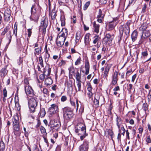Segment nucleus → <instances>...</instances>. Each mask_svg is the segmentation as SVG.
I'll return each instance as SVG.
<instances>
[{"mask_svg":"<svg viewBox=\"0 0 151 151\" xmlns=\"http://www.w3.org/2000/svg\"><path fill=\"white\" fill-rule=\"evenodd\" d=\"M35 5H32L31 10V15L30 17V19L35 22H37L40 14V11L37 10Z\"/></svg>","mask_w":151,"mask_h":151,"instance_id":"nucleus-1","label":"nucleus"},{"mask_svg":"<svg viewBox=\"0 0 151 151\" xmlns=\"http://www.w3.org/2000/svg\"><path fill=\"white\" fill-rule=\"evenodd\" d=\"M131 24L130 21H128L125 24L121 26L119 28L120 33L122 34L123 32L126 35V39H127L129 35L130 29L129 26Z\"/></svg>","mask_w":151,"mask_h":151,"instance_id":"nucleus-2","label":"nucleus"},{"mask_svg":"<svg viewBox=\"0 0 151 151\" xmlns=\"http://www.w3.org/2000/svg\"><path fill=\"white\" fill-rule=\"evenodd\" d=\"M10 26L8 25L4 28L1 34V35L3 36L7 33L6 38L8 40V45L10 43L12 39V32L10 30Z\"/></svg>","mask_w":151,"mask_h":151,"instance_id":"nucleus-3","label":"nucleus"},{"mask_svg":"<svg viewBox=\"0 0 151 151\" xmlns=\"http://www.w3.org/2000/svg\"><path fill=\"white\" fill-rule=\"evenodd\" d=\"M48 22L47 18L43 17L41 19L39 30L40 32H42V35L43 36H44L45 34L46 29L48 26Z\"/></svg>","mask_w":151,"mask_h":151,"instance_id":"nucleus-4","label":"nucleus"},{"mask_svg":"<svg viewBox=\"0 0 151 151\" xmlns=\"http://www.w3.org/2000/svg\"><path fill=\"white\" fill-rule=\"evenodd\" d=\"M63 116L65 119L68 120L73 116V110L69 107H65L62 109Z\"/></svg>","mask_w":151,"mask_h":151,"instance_id":"nucleus-5","label":"nucleus"},{"mask_svg":"<svg viewBox=\"0 0 151 151\" xmlns=\"http://www.w3.org/2000/svg\"><path fill=\"white\" fill-rule=\"evenodd\" d=\"M37 98H31L28 101V104L30 111L32 112L35 111V108L37 106Z\"/></svg>","mask_w":151,"mask_h":151,"instance_id":"nucleus-6","label":"nucleus"},{"mask_svg":"<svg viewBox=\"0 0 151 151\" xmlns=\"http://www.w3.org/2000/svg\"><path fill=\"white\" fill-rule=\"evenodd\" d=\"M85 123L82 124L83 126H80L79 127L80 133L78 134L79 136L80 135V139L82 141L84 139L86 136H88V134L86 133V126L84 124Z\"/></svg>","mask_w":151,"mask_h":151,"instance_id":"nucleus-7","label":"nucleus"},{"mask_svg":"<svg viewBox=\"0 0 151 151\" xmlns=\"http://www.w3.org/2000/svg\"><path fill=\"white\" fill-rule=\"evenodd\" d=\"M89 146V142L88 141L85 139L82 144L79 147V151H88Z\"/></svg>","mask_w":151,"mask_h":151,"instance_id":"nucleus-8","label":"nucleus"},{"mask_svg":"<svg viewBox=\"0 0 151 151\" xmlns=\"http://www.w3.org/2000/svg\"><path fill=\"white\" fill-rule=\"evenodd\" d=\"M58 112V106L55 104H52L49 109V114L51 115L55 113H57Z\"/></svg>","mask_w":151,"mask_h":151,"instance_id":"nucleus-9","label":"nucleus"},{"mask_svg":"<svg viewBox=\"0 0 151 151\" xmlns=\"http://www.w3.org/2000/svg\"><path fill=\"white\" fill-rule=\"evenodd\" d=\"M11 11L9 9H6L4 12V20L6 22L9 21L12 19Z\"/></svg>","mask_w":151,"mask_h":151,"instance_id":"nucleus-10","label":"nucleus"},{"mask_svg":"<svg viewBox=\"0 0 151 151\" xmlns=\"http://www.w3.org/2000/svg\"><path fill=\"white\" fill-rule=\"evenodd\" d=\"M40 114L41 116L40 118L39 117H36L35 118V117H33L32 116H31V117L33 119H35L36 121V122H37V123H40L41 120L42 119V117H44L46 114V112L44 109L42 108L41 109L40 112Z\"/></svg>","mask_w":151,"mask_h":151,"instance_id":"nucleus-11","label":"nucleus"},{"mask_svg":"<svg viewBox=\"0 0 151 151\" xmlns=\"http://www.w3.org/2000/svg\"><path fill=\"white\" fill-rule=\"evenodd\" d=\"M62 32V33L61 35H58V36L57 39L58 38H62V40H65L68 35L67 30L65 28H63L60 32Z\"/></svg>","mask_w":151,"mask_h":151,"instance_id":"nucleus-12","label":"nucleus"},{"mask_svg":"<svg viewBox=\"0 0 151 151\" xmlns=\"http://www.w3.org/2000/svg\"><path fill=\"white\" fill-rule=\"evenodd\" d=\"M19 123H13V128L14 134L17 135L18 133H20V127Z\"/></svg>","mask_w":151,"mask_h":151,"instance_id":"nucleus-13","label":"nucleus"},{"mask_svg":"<svg viewBox=\"0 0 151 151\" xmlns=\"http://www.w3.org/2000/svg\"><path fill=\"white\" fill-rule=\"evenodd\" d=\"M114 37L113 35H111L109 33L107 34L104 38V41L106 43H111Z\"/></svg>","mask_w":151,"mask_h":151,"instance_id":"nucleus-14","label":"nucleus"},{"mask_svg":"<svg viewBox=\"0 0 151 151\" xmlns=\"http://www.w3.org/2000/svg\"><path fill=\"white\" fill-rule=\"evenodd\" d=\"M118 73L116 71L115 72L112 77V81L111 84L113 85H116L118 81Z\"/></svg>","mask_w":151,"mask_h":151,"instance_id":"nucleus-15","label":"nucleus"},{"mask_svg":"<svg viewBox=\"0 0 151 151\" xmlns=\"http://www.w3.org/2000/svg\"><path fill=\"white\" fill-rule=\"evenodd\" d=\"M104 17V15L102 13V10L101 9H99V13L96 17L97 21L99 23L102 22Z\"/></svg>","mask_w":151,"mask_h":151,"instance_id":"nucleus-16","label":"nucleus"},{"mask_svg":"<svg viewBox=\"0 0 151 151\" xmlns=\"http://www.w3.org/2000/svg\"><path fill=\"white\" fill-rule=\"evenodd\" d=\"M24 88L25 92L27 95H32L33 94V91L31 86H26Z\"/></svg>","mask_w":151,"mask_h":151,"instance_id":"nucleus-17","label":"nucleus"},{"mask_svg":"<svg viewBox=\"0 0 151 151\" xmlns=\"http://www.w3.org/2000/svg\"><path fill=\"white\" fill-rule=\"evenodd\" d=\"M6 69V66L2 68L0 71V76L2 78H4L5 76L7 75L8 70Z\"/></svg>","mask_w":151,"mask_h":151,"instance_id":"nucleus-18","label":"nucleus"},{"mask_svg":"<svg viewBox=\"0 0 151 151\" xmlns=\"http://www.w3.org/2000/svg\"><path fill=\"white\" fill-rule=\"evenodd\" d=\"M117 22L114 19H113L112 21L109 22V25L108 29L109 30H111L114 29L116 25Z\"/></svg>","mask_w":151,"mask_h":151,"instance_id":"nucleus-19","label":"nucleus"},{"mask_svg":"<svg viewBox=\"0 0 151 151\" xmlns=\"http://www.w3.org/2000/svg\"><path fill=\"white\" fill-rule=\"evenodd\" d=\"M48 125L49 126H50L51 130H53L58 129L60 127L61 123H50V125Z\"/></svg>","mask_w":151,"mask_h":151,"instance_id":"nucleus-20","label":"nucleus"},{"mask_svg":"<svg viewBox=\"0 0 151 151\" xmlns=\"http://www.w3.org/2000/svg\"><path fill=\"white\" fill-rule=\"evenodd\" d=\"M65 86H67L68 90L73 89V82L72 80H69L65 81Z\"/></svg>","mask_w":151,"mask_h":151,"instance_id":"nucleus-21","label":"nucleus"},{"mask_svg":"<svg viewBox=\"0 0 151 151\" xmlns=\"http://www.w3.org/2000/svg\"><path fill=\"white\" fill-rule=\"evenodd\" d=\"M85 74L87 75L89 73L90 69L89 63V62L87 60H86L85 61Z\"/></svg>","mask_w":151,"mask_h":151,"instance_id":"nucleus-22","label":"nucleus"},{"mask_svg":"<svg viewBox=\"0 0 151 151\" xmlns=\"http://www.w3.org/2000/svg\"><path fill=\"white\" fill-rule=\"evenodd\" d=\"M69 71V75L71 76V77L73 76L76 72L77 71V69H76L74 67H70L68 69ZM69 77L70 78V76L69 75Z\"/></svg>","mask_w":151,"mask_h":151,"instance_id":"nucleus-23","label":"nucleus"},{"mask_svg":"<svg viewBox=\"0 0 151 151\" xmlns=\"http://www.w3.org/2000/svg\"><path fill=\"white\" fill-rule=\"evenodd\" d=\"M81 72H79V70L77 69V71L75 73V74L73 76L76 79V81H78L81 80Z\"/></svg>","mask_w":151,"mask_h":151,"instance_id":"nucleus-24","label":"nucleus"},{"mask_svg":"<svg viewBox=\"0 0 151 151\" xmlns=\"http://www.w3.org/2000/svg\"><path fill=\"white\" fill-rule=\"evenodd\" d=\"M138 35L137 31L135 30L132 33L131 35V38L133 42H134L136 40Z\"/></svg>","mask_w":151,"mask_h":151,"instance_id":"nucleus-25","label":"nucleus"},{"mask_svg":"<svg viewBox=\"0 0 151 151\" xmlns=\"http://www.w3.org/2000/svg\"><path fill=\"white\" fill-rule=\"evenodd\" d=\"M110 68V67L109 66V64H107L105 68V69L104 74V77L105 78L107 77L108 76V73L109 71Z\"/></svg>","mask_w":151,"mask_h":151,"instance_id":"nucleus-26","label":"nucleus"},{"mask_svg":"<svg viewBox=\"0 0 151 151\" xmlns=\"http://www.w3.org/2000/svg\"><path fill=\"white\" fill-rule=\"evenodd\" d=\"M52 83V80L50 77H47L45 79V83L47 86L51 85Z\"/></svg>","mask_w":151,"mask_h":151,"instance_id":"nucleus-27","label":"nucleus"},{"mask_svg":"<svg viewBox=\"0 0 151 151\" xmlns=\"http://www.w3.org/2000/svg\"><path fill=\"white\" fill-rule=\"evenodd\" d=\"M99 96L98 95H96L94 99L93 103L97 107L99 105Z\"/></svg>","mask_w":151,"mask_h":151,"instance_id":"nucleus-28","label":"nucleus"},{"mask_svg":"<svg viewBox=\"0 0 151 151\" xmlns=\"http://www.w3.org/2000/svg\"><path fill=\"white\" fill-rule=\"evenodd\" d=\"M100 25L98 24H96L95 22L93 23V27L94 31L98 33L99 32Z\"/></svg>","mask_w":151,"mask_h":151,"instance_id":"nucleus-29","label":"nucleus"},{"mask_svg":"<svg viewBox=\"0 0 151 151\" xmlns=\"http://www.w3.org/2000/svg\"><path fill=\"white\" fill-rule=\"evenodd\" d=\"M51 70V68L49 67H45L44 69L43 73L46 74V76H48L50 73Z\"/></svg>","mask_w":151,"mask_h":151,"instance_id":"nucleus-30","label":"nucleus"},{"mask_svg":"<svg viewBox=\"0 0 151 151\" xmlns=\"http://www.w3.org/2000/svg\"><path fill=\"white\" fill-rule=\"evenodd\" d=\"M107 132L108 133V135L110 137L111 139L113 142H114V140L113 139L114 137V135L112 129H108Z\"/></svg>","mask_w":151,"mask_h":151,"instance_id":"nucleus-31","label":"nucleus"},{"mask_svg":"<svg viewBox=\"0 0 151 151\" xmlns=\"http://www.w3.org/2000/svg\"><path fill=\"white\" fill-rule=\"evenodd\" d=\"M147 27V25L146 23H144L142 24L139 28V30L142 32L146 30Z\"/></svg>","mask_w":151,"mask_h":151,"instance_id":"nucleus-32","label":"nucleus"},{"mask_svg":"<svg viewBox=\"0 0 151 151\" xmlns=\"http://www.w3.org/2000/svg\"><path fill=\"white\" fill-rule=\"evenodd\" d=\"M5 148V144L1 140L0 141V151H4Z\"/></svg>","mask_w":151,"mask_h":151,"instance_id":"nucleus-33","label":"nucleus"},{"mask_svg":"<svg viewBox=\"0 0 151 151\" xmlns=\"http://www.w3.org/2000/svg\"><path fill=\"white\" fill-rule=\"evenodd\" d=\"M51 122L53 123H60V120L58 114H57V116L55 118L52 119Z\"/></svg>","mask_w":151,"mask_h":151,"instance_id":"nucleus-34","label":"nucleus"},{"mask_svg":"<svg viewBox=\"0 0 151 151\" xmlns=\"http://www.w3.org/2000/svg\"><path fill=\"white\" fill-rule=\"evenodd\" d=\"M147 98L148 101V106H149L151 108V89L149 91Z\"/></svg>","mask_w":151,"mask_h":151,"instance_id":"nucleus-35","label":"nucleus"},{"mask_svg":"<svg viewBox=\"0 0 151 151\" xmlns=\"http://www.w3.org/2000/svg\"><path fill=\"white\" fill-rule=\"evenodd\" d=\"M60 20L61 22V26L62 27L65 26V19L64 15H62L61 16Z\"/></svg>","mask_w":151,"mask_h":151,"instance_id":"nucleus-36","label":"nucleus"},{"mask_svg":"<svg viewBox=\"0 0 151 151\" xmlns=\"http://www.w3.org/2000/svg\"><path fill=\"white\" fill-rule=\"evenodd\" d=\"M125 122L127 123H134V121L133 119L129 117L128 115H126L125 117Z\"/></svg>","mask_w":151,"mask_h":151,"instance_id":"nucleus-37","label":"nucleus"},{"mask_svg":"<svg viewBox=\"0 0 151 151\" xmlns=\"http://www.w3.org/2000/svg\"><path fill=\"white\" fill-rule=\"evenodd\" d=\"M93 43L94 44H96V43L99 42V41L100 39L101 38L99 36L96 35L93 37Z\"/></svg>","mask_w":151,"mask_h":151,"instance_id":"nucleus-38","label":"nucleus"},{"mask_svg":"<svg viewBox=\"0 0 151 151\" xmlns=\"http://www.w3.org/2000/svg\"><path fill=\"white\" fill-rule=\"evenodd\" d=\"M65 40H58L57 41L56 44L57 46L59 47H62L64 45Z\"/></svg>","mask_w":151,"mask_h":151,"instance_id":"nucleus-39","label":"nucleus"},{"mask_svg":"<svg viewBox=\"0 0 151 151\" xmlns=\"http://www.w3.org/2000/svg\"><path fill=\"white\" fill-rule=\"evenodd\" d=\"M42 48L41 47H38L37 48H35V52L34 54L35 55H39L41 52Z\"/></svg>","mask_w":151,"mask_h":151,"instance_id":"nucleus-40","label":"nucleus"},{"mask_svg":"<svg viewBox=\"0 0 151 151\" xmlns=\"http://www.w3.org/2000/svg\"><path fill=\"white\" fill-rule=\"evenodd\" d=\"M40 129L42 134H43L42 136L47 135L46 129L43 127L41 126L40 127Z\"/></svg>","mask_w":151,"mask_h":151,"instance_id":"nucleus-41","label":"nucleus"},{"mask_svg":"<svg viewBox=\"0 0 151 151\" xmlns=\"http://www.w3.org/2000/svg\"><path fill=\"white\" fill-rule=\"evenodd\" d=\"M39 63L38 64H39L40 65L41 67L42 68H44V66L43 63V60L42 59V58L41 56H40L39 58Z\"/></svg>","mask_w":151,"mask_h":151,"instance_id":"nucleus-42","label":"nucleus"},{"mask_svg":"<svg viewBox=\"0 0 151 151\" xmlns=\"http://www.w3.org/2000/svg\"><path fill=\"white\" fill-rule=\"evenodd\" d=\"M90 35L89 33L87 34L85 36L84 41L86 43H88L89 42V38Z\"/></svg>","mask_w":151,"mask_h":151,"instance_id":"nucleus-43","label":"nucleus"},{"mask_svg":"<svg viewBox=\"0 0 151 151\" xmlns=\"http://www.w3.org/2000/svg\"><path fill=\"white\" fill-rule=\"evenodd\" d=\"M119 124V123H117V126L119 129V132H120V131H122V132L126 131L124 127V126L122 125H121L120 124Z\"/></svg>","mask_w":151,"mask_h":151,"instance_id":"nucleus-44","label":"nucleus"},{"mask_svg":"<svg viewBox=\"0 0 151 151\" xmlns=\"http://www.w3.org/2000/svg\"><path fill=\"white\" fill-rule=\"evenodd\" d=\"M51 17V18L52 20H54L55 19L56 16V14L54 11H52V12L50 14Z\"/></svg>","mask_w":151,"mask_h":151,"instance_id":"nucleus-45","label":"nucleus"},{"mask_svg":"<svg viewBox=\"0 0 151 151\" xmlns=\"http://www.w3.org/2000/svg\"><path fill=\"white\" fill-rule=\"evenodd\" d=\"M83 123H77V125L75 127V132L76 133H78L79 130H80L78 128V127L79 126L82 125V124Z\"/></svg>","mask_w":151,"mask_h":151,"instance_id":"nucleus-46","label":"nucleus"},{"mask_svg":"<svg viewBox=\"0 0 151 151\" xmlns=\"http://www.w3.org/2000/svg\"><path fill=\"white\" fill-rule=\"evenodd\" d=\"M77 83V86L78 88V91H80L81 90V80L76 81Z\"/></svg>","mask_w":151,"mask_h":151,"instance_id":"nucleus-47","label":"nucleus"},{"mask_svg":"<svg viewBox=\"0 0 151 151\" xmlns=\"http://www.w3.org/2000/svg\"><path fill=\"white\" fill-rule=\"evenodd\" d=\"M146 141L147 144L151 143V138L150 135H147Z\"/></svg>","mask_w":151,"mask_h":151,"instance_id":"nucleus-48","label":"nucleus"},{"mask_svg":"<svg viewBox=\"0 0 151 151\" xmlns=\"http://www.w3.org/2000/svg\"><path fill=\"white\" fill-rule=\"evenodd\" d=\"M81 33L80 32H78L76 34V40H79L81 38Z\"/></svg>","mask_w":151,"mask_h":151,"instance_id":"nucleus-49","label":"nucleus"},{"mask_svg":"<svg viewBox=\"0 0 151 151\" xmlns=\"http://www.w3.org/2000/svg\"><path fill=\"white\" fill-rule=\"evenodd\" d=\"M14 29L13 30V34L16 37H17V25L15 24L14 25Z\"/></svg>","mask_w":151,"mask_h":151,"instance_id":"nucleus-50","label":"nucleus"},{"mask_svg":"<svg viewBox=\"0 0 151 151\" xmlns=\"http://www.w3.org/2000/svg\"><path fill=\"white\" fill-rule=\"evenodd\" d=\"M81 62V58L80 57H79L76 61L75 62V65H79Z\"/></svg>","mask_w":151,"mask_h":151,"instance_id":"nucleus-51","label":"nucleus"},{"mask_svg":"<svg viewBox=\"0 0 151 151\" xmlns=\"http://www.w3.org/2000/svg\"><path fill=\"white\" fill-rule=\"evenodd\" d=\"M90 3V2L89 1H88L86 2L85 4H84V6H83V9L84 10H86L88 6L89 5Z\"/></svg>","mask_w":151,"mask_h":151,"instance_id":"nucleus-52","label":"nucleus"},{"mask_svg":"<svg viewBox=\"0 0 151 151\" xmlns=\"http://www.w3.org/2000/svg\"><path fill=\"white\" fill-rule=\"evenodd\" d=\"M142 109L145 111H146L148 109V106L147 103H145L143 104Z\"/></svg>","mask_w":151,"mask_h":151,"instance_id":"nucleus-53","label":"nucleus"},{"mask_svg":"<svg viewBox=\"0 0 151 151\" xmlns=\"http://www.w3.org/2000/svg\"><path fill=\"white\" fill-rule=\"evenodd\" d=\"M3 95L4 96V98H3V100H4V99L5 97H6L7 95V92L6 90V88H4L3 91Z\"/></svg>","mask_w":151,"mask_h":151,"instance_id":"nucleus-54","label":"nucleus"},{"mask_svg":"<svg viewBox=\"0 0 151 151\" xmlns=\"http://www.w3.org/2000/svg\"><path fill=\"white\" fill-rule=\"evenodd\" d=\"M46 76V74L43 73V74H41L39 76V78L40 80L43 81L45 78V76Z\"/></svg>","mask_w":151,"mask_h":151,"instance_id":"nucleus-55","label":"nucleus"},{"mask_svg":"<svg viewBox=\"0 0 151 151\" xmlns=\"http://www.w3.org/2000/svg\"><path fill=\"white\" fill-rule=\"evenodd\" d=\"M46 136L47 135H44L43 136H42L44 138L45 142L46 143L47 146L48 147L49 145V143L47 139V138L46 137H45V136Z\"/></svg>","mask_w":151,"mask_h":151,"instance_id":"nucleus-56","label":"nucleus"},{"mask_svg":"<svg viewBox=\"0 0 151 151\" xmlns=\"http://www.w3.org/2000/svg\"><path fill=\"white\" fill-rule=\"evenodd\" d=\"M70 101L71 105L75 107H76V104L75 102L71 99L70 97Z\"/></svg>","mask_w":151,"mask_h":151,"instance_id":"nucleus-57","label":"nucleus"},{"mask_svg":"<svg viewBox=\"0 0 151 151\" xmlns=\"http://www.w3.org/2000/svg\"><path fill=\"white\" fill-rule=\"evenodd\" d=\"M87 89L88 92H92V87L90 84L88 85Z\"/></svg>","mask_w":151,"mask_h":151,"instance_id":"nucleus-58","label":"nucleus"},{"mask_svg":"<svg viewBox=\"0 0 151 151\" xmlns=\"http://www.w3.org/2000/svg\"><path fill=\"white\" fill-rule=\"evenodd\" d=\"M128 90L129 91L131 92L133 89V85L132 84H129L128 85Z\"/></svg>","mask_w":151,"mask_h":151,"instance_id":"nucleus-59","label":"nucleus"},{"mask_svg":"<svg viewBox=\"0 0 151 151\" xmlns=\"http://www.w3.org/2000/svg\"><path fill=\"white\" fill-rule=\"evenodd\" d=\"M23 62V59L21 57H20L19 58V61L18 62V64L19 65H20L21 64H22Z\"/></svg>","mask_w":151,"mask_h":151,"instance_id":"nucleus-60","label":"nucleus"},{"mask_svg":"<svg viewBox=\"0 0 151 151\" xmlns=\"http://www.w3.org/2000/svg\"><path fill=\"white\" fill-rule=\"evenodd\" d=\"M24 87L26 86H29V83L28 80L27 79H25L24 81Z\"/></svg>","mask_w":151,"mask_h":151,"instance_id":"nucleus-61","label":"nucleus"},{"mask_svg":"<svg viewBox=\"0 0 151 151\" xmlns=\"http://www.w3.org/2000/svg\"><path fill=\"white\" fill-rule=\"evenodd\" d=\"M150 32L149 31H146L145 32L143 33V34L145 35L146 37H147L150 35Z\"/></svg>","mask_w":151,"mask_h":151,"instance_id":"nucleus-62","label":"nucleus"},{"mask_svg":"<svg viewBox=\"0 0 151 151\" xmlns=\"http://www.w3.org/2000/svg\"><path fill=\"white\" fill-rule=\"evenodd\" d=\"M67 97L65 96H62L61 100L62 102H64L67 100Z\"/></svg>","mask_w":151,"mask_h":151,"instance_id":"nucleus-63","label":"nucleus"},{"mask_svg":"<svg viewBox=\"0 0 151 151\" xmlns=\"http://www.w3.org/2000/svg\"><path fill=\"white\" fill-rule=\"evenodd\" d=\"M38 149L37 145L36 144H34L32 147V150L34 151L37 150Z\"/></svg>","mask_w":151,"mask_h":151,"instance_id":"nucleus-64","label":"nucleus"}]
</instances>
